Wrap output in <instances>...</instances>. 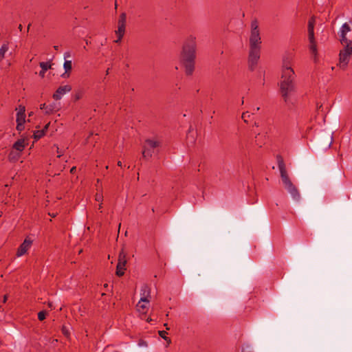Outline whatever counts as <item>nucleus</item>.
<instances>
[{
    "mask_svg": "<svg viewBox=\"0 0 352 352\" xmlns=\"http://www.w3.org/2000/svg\"><path fill=\"white\" fill-rule=\"evenodd\" d=\"M196 50L197 37L190 34L184 41L181 52V60L185 66L187 75H191L194 71Z\"/></svg>",
    "mask_w": 352,
    "mask_h": 352,
    "instance_id": "nucleus-1",
    "label": "nucleus"
},
{
    "mask_svg": "<svg viewBox=\"0 0 352 352\" xmlns=\"http://www.w3.org/2000/svg\"><path fill=\"white\" fill-rule=\"evenodd\" d=\"M294 72L292 68L289 60H284L283 63L282 76L280 82L281 96L285 102L290 100L291 96L294 91Z\"/></svg>",
    "mask_w": 352,
    "mask_h": 352,
    "instance_id": "nucleus-2",
    "label": "nucleus"
},
{
    "mask_svg": "<svg viewBox=\"0 0 352 352\" xmlns=\"http://www.w3.org/2000/svg\"><path fill=\"white\" fill-rule=\"evenodd\" d=\"M278 166L280 173L282 182L286 190L290 193L294 199L298 201L300 195L298 188L290 180L286 170V166L281 155H277Z\"/></svg>",
    "mask_w": 352,
    "mask_h": 352,
    "instance_id": "nucleus-3",
    "label": "nucleus"
},
{
    "mask_svg": "<svg viewBox=\"0 0 352 352\" xmlns=\"http://www.w3.org/2000/svg\"><path fill=\"white\" fill-rule=\"evenodd\" d=\"M341 45L343 46V48L340 50L339 53L338 66L340 68L345 69L352 55V43Z\"/></svg>",
    "mask_w": 352,
    "mask_h": 352,
    "instance_id": "nucleus-4",
    "label": "nucleus"
},
{
    "mask_svg": "<svg viewBox=\"0 0 352 352\" xmlns=\"http://www.w3.org/2000/svg\"><path fill=\"white\" fill-rule=\"evenodd\" d=\"M339 41L341 44L352 43V25L344 23L338 31Z\"/></svg>",
    "mask_w": 352,
    "mask_h": 352,
    "instance_id": "nucleus-5",
    "label": "nucleus"
},
{
    "mask_svg": "<svg viewBox=\"0 0 352 352\" xmlns=\"http://www.w3.org/2000/svg\"><path fill=\"white\" fill-rule=\"evenodd\" d=\"M261 38L258 29V24L256 20L251 22V32L250 36V47H261Z\"/></svg>",
    "mask_w": 352,
    "mask_h": 352,
    "instance_id": "nucleus-6",
    "label": "nucleus"
},
{
    "mask_svg": "<svg viewBox=\"0 0 352 352\" xmlns=\"http://www.w3.org/2000/svg\"><path fill=\"white\" fill-rule=\"evenodd\" d=\"M261 56V47H250L248 55V67L254 71L258 64Z\"/></svg>",
    "mask_w": 352,
    "mask_h": 352,
    "instance_id": "nucleus-7",
    "label": "nucleus"
},
{
    "mask_svg": "<svg viewBox=\"0 0 352 352\" xmlns=\"http://www.w3.org/2000/svg\"><path fill=\"white\" fill-rule=\"evenodd\" d=\"M16 129L20 133L25 129V107L23 105H19L16 109Z\"/></svg>",
    "mask_w": 352,
    "mask_h": 352,
    "instance_id": "nucleus-8",
    "label": "nucleus"
},
{
    "mask_svg": "<svg viewBox=\"0 0 352 352\" xmlns=\"http://www.w3.org/2000/svg\"><path fill=\"white\" fill-rule=\"evenodd\" d=\"M127 263L126 253L122 249L118 255V264L116 266V275L118 276H122L124 274L126 270V265Z\"/></svg>",
    "mask_w": 352,
    "mask_h": 352,
    "instance_id": "nucleus-9",
    "label": "nucleus"
},
{
    "mask_svg": "<svg viewBox=\"0 0 352 352\" xmlns=\"http://www.w3.org/2000/svg\"><path fill=\"white\" fill-rule=\"evenodd\" d=\"M162 142L159 140L148 139L145 141L144 148L145 151L154 153L160 151L159 148L162 147Z\"/></svg>",
    "mask_w": 352,
    "mask_h": 352,
    "instance_id": "nucleus-10",
    "label": "nucleus"
},
{
    "mask_svg": "<svg viewBox=\"0 0 352 352\" xmlns=\"http://www.w3.org/2000/svg\"><path fill=\"white\" fill-rule=\"evenodd\" d=\"M32 244V241L29 239L28 237L25 238V239L23 241V242L20 245L19 247L17 252H16V256H21L24 255L28 250L30 248Z\"/></svg>",
    "mask_w": 352,
    "mask_h": 352,
    "instance_id": "nucleus-11",
    "label": "nucleus"
},
{
    "mask_svg": "<svg viewBox=\"0 0 352 352\" xmlns=\"http://www.w3.org/2000/svg\"><path fill=\"white\" fill-rule=\"evenodd\" d=\"M72 90V86L69 85H65L63 86H60L55 93L53 94V98L56 100H58L61 99L63 96L66 94L67 93L70 92Z\"/></svg>",
    "mask_w": 352,
    "mask_h": 352,
    "instance_id": "nucleus-12",
    "label": "nucleus"
},
{
    "mask_svg": "<svg viewBox=\"0 0 352 352\" xmlns=\"http://www.w3.org/2000/svg\"><path fill=\"white\" fill-rule=\"evenodd\" d=\"M151 298V289L147 285H143L140 289V302L149 303Z\"/></svg>",
    "mask_w": 352,
    "mask_h": 352,
    "instance_id": "nucleus-13",
    "label": "nucleus"
},
{
    "mask_svg": "<svg viewBox=\"0 0 352 352\" xmlns=\"http://www.w3.org/2000/svg\"><path fill=\"white\" fill-rule=\"evenodd\" d=\"M118 23V30L116 31V34L124 36L126 27V14L124 13L120 14Z\"/></svg>",
    "mask_w": 352,
    "mask_h": 352,
    "instance_id": "nucleus-14",
    "label": "nucleus"
},
{
    "mask_svg": "<svg viewBox=\"0 0 352 352\" xmlns=\"http://www.w3.org/2000/svg\"><path fill=\"white\" fill-rule=\"evenodd\" d=\"M197 137V131L193 129L192 127H190L186 134V144L188 147H191L195 144Z\"/></svg>",
    "mask_w": 352,
    "mask_h": 352,
    "instance_id": "nucleus-15",
    "label": "nucleus"
},
{
    "mask_svg": "<svg viewBox=\"0 0 352 352\" xmlns=\"http://www.w3.org/2000/svg\"><path fill=\"white\" fill-rule=\"evenodd\" d=\"M40 109L45 111V114H51L57 111L56 105L55 103L46 104L45 103L40 105Z\"/></svg>",
    "mask_w": 352,
    "mask_h": 352,
    "instance_id": "nucleus-16",
    "label": "nucleus"
},
{
    "mask_svg": "<svg viewBox=\"0 0 352 352\" xmlns=\"http://www.w3.org/2000/svg\"><path fill=\"white\" fill-rule=\"evenodd\" d=\"M267 139V135L264 133H258L255 135V144L261 147L263 144H265Z\"/></svg>",
    "mask_w": 352,
    "mask_h": 352,
    "instance_id": "nucleus-17",
    "label": "nucleus"
},
{
    "mask_svg": "<svg viewBox=\"0 0 352 352\" xmlns=\"http://www.w3.org/2000/svg\"><path fill=\"white\" fill-rule=\"evenodd\" d=\"M63 68L65 69L64 74H62V77L64 78H67L70 76V71L72 69V63L71 60H65L63 64Z\"/></svg>",
    "mask_w": 352,
    "mask_h": 352,
    "instance_id": "nucleus-18",
    "label": "nucleus"
},
{
    "mask_svg": "<svg viewBox=\"0 0 352 352\" xmlns=\"http://www.w3.org/2000/svg\"><path fill=\"white\" fill-rule=\"evenodd\" d=\"M39 65L41 68V70L39 72V76L41 78H44L46 71L52 68V63L50 62H41Z\"/></svg>",
    "mask_w": 352,
    "mask_h": 352,
    "instance_id": "nucleus-19",
    "label": "nucleus"
},
{
    "mask_svg": "<svg viewBox=\"0 0 352 352\" xmlns=\"http://www.w3.org/2000/svg\"><path fill=\"white\" fill-rule=\"evenodd\" d=\"M50 123H47L43 129L37 130L33 133V138L35 140L41 138L45 134L49 127Z\"/></svg>",
    "mask_w": 352,
    "mask_h": 352,
    "instance_id": "nucleus-20",
    "label": "nucleus"
},
{
    "mask_svg": "<svg viewBox=\"0 0 352 352\" xmlns=\"http://www.w3.org/2000/svg\"><path fill=\"white\" fill-rule=\"evenodd\" d=\"M9 50V43H3L0 47V63L5 58L6 54Z\"/></svg>",
    "mask_w": 352,
    "mask_h": 352,
    "instance_id": "nucleus-21",
    "label": "nucleus"
},
{
    "mask_svg": "<svg viewBox=\"0 0 352 352\" xmlns=\"http://www.w3.org/2000/svg\"><path fill=\"white\" fill-rule=\"evenodd\" d=\"M28 143L25 142V139H20L17 140L13 145V148L18 151H22Z\"/></svg>",
    "mask_w": 352,
    "mask_h": 352,
    "instance_id": "nucleus-22",
    "label": "nucleus"
},
{
    "mask_svg": "<svg viewBox=\"0 0 352 352\" xmlns=\"http://www.w3.org/2000/svg\"><path fill=\"white\" fill-rule=\"evenodd\" d=\"M149 303L140 302V300L138 302L136 307L138 312L145 314L148 309Z\"/></svg>",
    "mask_w": 352,
    "mask_h": 352,
    "instance_id": "nucleus-23",
    "label": "nucleus"
},
{
    "mask_svg": "<svg viewBox=\"0 0 352 352\" xmlns=\"http://www.w3.org/2000/svg\"><path fill=\"white\" fill-rule=\"evenodd\" d=\"M309 41V43H310L309 49H310L311 52L313 54L316 55V54H317V46H316V43L315 41V38H314V39L312 41Z\"/></svg>",
    "mask_w": 352,
    "mask_h": 352,
    "instance_id": "nucleus-24",
    "label": "nucleus"
},
{
    "mask_svg": "<svg viewBox=\"0 0 352 352\" xmlns=\"http://www.w3.org/2000/svg\"><path fill=\"white\" fill-rule=\"evenodd\" d=\"M308 30V38L309 41H312L314 37V26L312 25H308L307 27Z\"/></svg>",
    "mask_w": 352,
    "mask_h": 352,
    "instance_id": "nucleus-25",
    "label": "nucleus"
},
{
    "mask_svg": "<svg viewBox=\"0 0 352 352\" xmlns=\"http://www.w3.org/2000/svg\"><path fill=\"white\" fill-rule=\"evenodd\" d=\"M158 333L160 336L165 341H166L168 344H170L171 342V340L166 336L167 334V332L166 331H159Z\"/></svg>",
    "mask_w": 352,
    "mask_h": 352,
    "instance_id": "nucleus-26",
    "label": "nucleus"
},
{
    "mask_svg": "<svg viewBox=\"0 0 352 352\" xmlns=\"http://www.w3.org/2000/svg\"><path fill=\"white\" fill-rule=\"evenodd\" d=\"M47 312L45 311H41L38 313V318L39 320H43L46 317Z\"/></svg>",
    "mask_w": 352,
    "mask_h": 352,
    "instance_id": "nucleus-27",
    "label": "nucleus"
},
{
    "mask_svg": "<svg viewBox=\"0 0 352 352\" xmlns=\"http://www.w3.org/2000/svg\"><path fill=\"white\" fill-rule=\"evenodd\" d=\"M138 344L140 347H146L148 346L147 342L143 340H140Z\"/></svg>",
    "mask_w": 352,
    "mask_h": 352,
    "instance_id": "nucleus-28",
    "label": "nucleus"
},
{
    "mask_svg": "<svg viewBox=\"0 0 352 352\" xmlns=\"http://www.w3.org/2000/svg\"><path fill=\"white\" fill-rule=\"evenodd\" d=\"M316 23V19L314 16L311 17L308 21V25L314 26Z\"/></svg>",
    "mask_w": 352,
    "mask_h": 352,
    "instance_id": "nucleus-29",
    "label": "nucleus"
},
{
    "mask_svg": "<svg viewBox=\"0 0 352 352\" xmlns=\"http://www.w3.org/2000/svg\"><path fill=\"white\" fill-rule=\"evenodd\" d=\"M103 199V196L102 194L100 193H97L96 195V201H98V202H100L102 201Z\"/></svg>",
    "mask_w": 352,
    "mask_h": 352,
    "instance_id": "nucleus-30",
    "label": "nucleus"
},
{
    "mask_svg": "<svg viewBox=\"0 0 352 352\" xmlns=\"http://www.w3.org/2000/svg\"><path fill=\"white\" fill-rule=\"evenodd\" d=\"M71 56L70 54V52H66L64 53V58L65 60H66L67 58H69Z\"/></svg>",
    "mask_w": 352,
    "mask_h": 352,
    "instance_id": "nucleus-31",
    "label": "nucleus"
},
{
    "mask_svg": "<svg viewBox=\"0 0 352 352\" xmlns=\"http://www.w3.org/2000/svg\"><path fill=\"white\" fill-rule=\"evenodd\" d=\"M123 36H117V39L114 41L115 43H120L122 40Z\"/></svg>",
    "mask_w": 352,
    "mask_h": 352,
    "instance_id": "nucleus-32",
    "label": "nucleus"
},
{
    "mask_svg": "<svg viewBox=\"0 0 352 352\" xmlns=\"http://www.w3.org/2000/svg\"><path fill=\"white\" fill-rule=\"evenodd\" d=\"M76 166H73V167L70 169V173H74L76 172Z\"/></svg>",
    "mask_w": 352,
    "mask_h": 352,
    "instance_id": "nucleus-33",
    "label": "nucleus"
},
{
    "mask_svg": "<svg viewBox=\"0 0 352 352\" xmlns=\"http://www.w3.org/2000/svg\"><path fill=\"white\" fill-rule=\"evenodd\" d=\"M247 114H248V112H246V113H243V115H242V118H243V119H245V118L247 117Z\"/></svg>",
    "mask_w": 352,
    "mask_h": 352,
    "instance_id": "nucleus-34",
    "label": "nucleus"
},
{
    "mask_svg": "<svg viewBox=\"0 0 352 352\" xmlns=\"http://www.w3.org/2000/svg\"><path fill=\"white\" fill-rule=\"evenodd\" d=\"M7 299H8V296H7V295H5V296H4V297H3V302H6V300H7Z\"/></svg>",
    "mask_w": 352,
    "mask_h": 352,
    "instance_id": "nucleus-35",
    "label": "nucleus"
},
{
    "mask_svg": "<svg viewBox=\"0 0 352 352\" xmlns=\"http://www.w3.org/2000/svg\"><path fill=\"white\" fill-rule=\"evenodd\" d=\"M19 31H21V32L22 31V30H23V26H22V25H21V24H20V25H19Z\"/></svg>",
    "mask_w": 352,
    "mask_h": 352,
    "instance_id": "nucleus-36",
    "label": "nucleus"
},
{
    "mask_svg": "<svg viewBox=\"0 0 352 352\" xmlns=\"http://www.w3.org/2000/svg\"><path fill=\"white\" fill-rule=\"evenodd\" d=\"M164 327H166V330H169V327L168 326V324L167 323H165L164 324Z\"/></svg>",
    "mask_w": 352,
    "mask_h": 352,
    "instance_id": "nucleus-37",
    "label": "nucleus"
},
{
    "mask_svg": "<svg viewBox=\"0 0 352 352\" xmlns=\"http://www.w3.org/2000/svg\"><path fill=\"white\" fill-rule=\"evenodd\" d=\"M16 155L13 156V157L10 159V161H14V160H16Z\"/></svg>",
    "mask_w": 352,
    "mask_h": 352,
    "instance_id": "nucleus-38",
    "label": "nucleus"
},
{
    "mask_svg": "<svg viewBox=\"0 0 352 352\" xmlns=\"http://www.w3.org/2000/svg\"><path fill=\"white\" fill-rule=\"evenodd\" d=\"M48 306H49L50 308H52V302H48Z\"/></svg>",
    "mask_w": 352,
    "mask_h": 352,
    "instance_id": "nucleus-39",
    "label": "nucleus"
},
{
    "mask_svg": "<svg viewBox=\"0 0 352 352\" xmlns=\"http://www.w3.org/2000/svg\"><path fill=\"white\" fill-rule=\"evenodd\" d=\"M151 320H152V319H151V318H148L146 319V321H147L148 322H150Z\"/></svg>",
    "mask_w": 352,
    "mask_h": 352,
    "instance_id": "nucleus-40",
    "label": "nucleus"
},
{
    "mask_svg": "<svg viewBox=\"0 0 352 352\" xmlns=\"http://www.w3.org/2000/svg\"><path fill=\"white\" fill-rule=\"evenodd\" d=\"M54 50H58V45H54Z\"/></svg>",
    "mask_w": 352,
    "mask_h": 352,
    "instance_id": "nucleus-41",
    "label": "nucleus"
},
{
    "mask_svg": "<svg viewBox=\"0 0 352 352\" xmlns=\"http://www.w3.org/2000/svg\"><path fill=\"white\" fill-rule=\"evenodd\" d=\"M118 165L122 166V162L120 161L118 162Z\"/></svg>",
    "mask_w": 352,
    "mask_h": 352,
    "instance_id": "nucleus-42",
    "label": "nucleus"
},
{
    "mask_svg": "<svg viewBox=\"0 0 352 352\" xmlns=\"http://www.w3.org/2000/svg\"><path fill=\"white\" fill-rule=\"evenodd\" d=\"M109 68H108V69H107L106 74L107 75V74H109Z\"/></svg>",
    "mask_w": 352,
    "mask_h": 352,
    "instance_id": "nucleus-43",
    "label": "nucleus"
},
{
    "mask_svg": "<svg viewBox=\"0 0 352 352\" xmlns=\"http://www.w3.org/2000/svg\"><path fill=\"white\" fill-rule=\"evenodd\" d=\"M259 109H260V107H256L254 110L258 111H259Z\"/></svg>",
    "mask_w": 352,
    "mask_h": 352,
    "instance_id": "nucleus-44",
    "label": "nucleus"
},
{
    "mask_svg": "<svg viewBox=\"0 0 352 352\" xmlns=\"http://www.w3.org/2000/svg\"><path fill=\"white\" fill-rule=\"evenodd\" d=\"M30 24L28 25V31L30 30Z\"/></svg>",
    "mask_w": 352,
    "mask_h": 352,
    "instance_id": "nucleus-45",
    "label": "nucleus"
},
{
    "mask_svg": "<svg viewBox=\"0 0 352 352\" xmlns=\"http://www.w3.org/2000/svg\"><path fill=\"white\" fill-rule=\"evenodd\" d=\"M101 208H102V204H100L99 205V209H100Z\"/></svg>",
    "mask_w": 352,
    "mask_h": 352,
    "instance_id": "nucleus-46",
    "label": "nucleus"
},
{
    "mask_svg": "<svg viewBox=\"0 0 352 352\" xmlns=\"http://www.w3.org/2000/svg\"><path fill=\"white\" fill-rule=\"evenodd\" d=\"M86 44L88 45L89 44V41L87 40L86 41Z\"/></svg>",
    "mask_w": 352,
    "mask_h": 352,
    "instance_id": "nucleus-47",
    "label": "nucleus"
}]
</instances>
